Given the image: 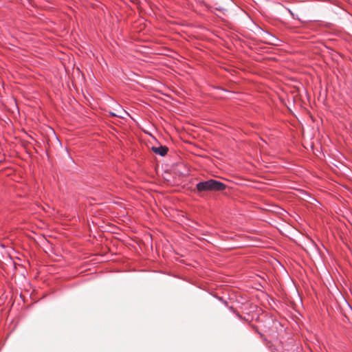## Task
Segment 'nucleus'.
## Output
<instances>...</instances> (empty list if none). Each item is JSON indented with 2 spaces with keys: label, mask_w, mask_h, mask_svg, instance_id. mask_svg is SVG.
<instances>
[{
  "label": "nucleus",
  "mask_w": 352,
  "mask_h": 352,
  "mask_svg": "<svg viewBox=\"0 0 352 352\" xmlns=\"http://www.w3.org/2000/svg\"><path fill=\"white\" fill-rule=\"evenodd\" d=\"M226 185L215 179H208L197 184L196 189L198 192L207 191H222L226 189Z\"/></svg>",
  "instance_id": "obj_1"
},
{
  "label": "nucleus",
  "mask_w": 352,
  "mask_h": 352,
  "mask_svg": "<svg viewBox=\"0 0 352 352\" xmlns=\"http://www.w3.org/2000/svg\"><path fill=\"white\" fill-rule=\"evenodd\" d=\"M152 151L155 153L160 156H165L168 152V148L165 146H160L157 147L153 146Z\"/></svg>",
  "instance_id": "obj_2"
},
{
  "label": "nucleus",
  "mask_w": 352,
  "mask_h": 352,
  "mask_svg": "<svg viewBox=\"0 0 352 352\" xmlns=\"http://www.w3.org/2000/svg\"><path fill=\"white\" fill-rule=\"evenodd\" d=\"M266 35L268 36L267 41H266L267 43L270 45H276L275 41H277V38L271 35L269 33H266Z\"/></svg>",
  "instance_id": "obj_3"
}]
</instances>
